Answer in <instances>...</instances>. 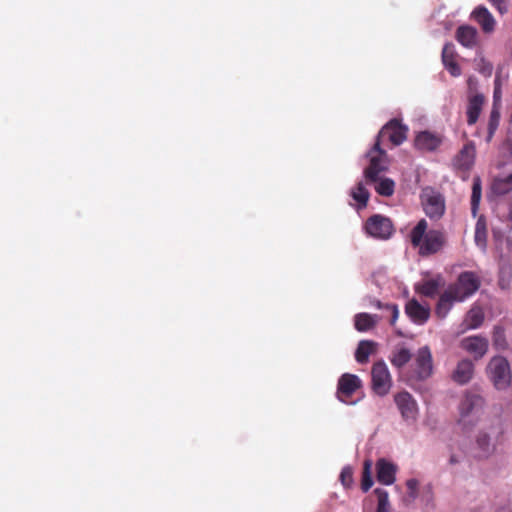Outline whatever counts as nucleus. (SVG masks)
<instances>
[{"instance_id": "f257e3e1", "label": "nucleus", "mask_w": 512, "mask_h": 512, "mask_svg": "<svg viewBox=\"0 0 512 512\" xmlns=\"http://www.w3.org/2000/svg\"><path fill=\"white\" fill-rule=\"evenodd\" d=\"M479 277L471 271L462 272L455 283L440 295L435 308L436 315L443 319L451 310L454 302H462L473 295L480 287Z\"/></svg>"}, {"instance_id": "f03ea898", "label": "nucleus", "mask_w": 512, "mask_h": 512, "mask_svg": "<svg viewBox=\"0 0 512 512\" xmlns=\"http://www.w3.org/2000/svg\"><path fill=\"white\" fill-rule=\"evenodd\" d=\"M428 229V223L421 219L409 234L411 245L418 248V254L427 257L440 252L446 245V234L442 230Z\"/></svg>"}, {"instance_id": "7ed1b4c3", "label": "nucleus", "mask_w": 512, "mask_h": 512, "mask_svg": "<svg viewBox=\"0 0 512 512\" xmlns=\"http://www.w3.org/2000/svg\"><path fill=\"white\" fill-rule=\"evenodd\" d=\"M420 199L424 212L430 219L438 220L444 215L445 199L439 192L426 187L422 190Z\"/></svg>"}, {"instance_id": "20e7f679", "label": "nucleus", "mask_w": 512, "mask_h": 512, "mask_svg": "<svg viewBox=\"0 0 512 512\" xmlns=\"http://www.w3.org/2000/svg\"><path fill=\"white\" fill-rule=\"evenodd\" d=\"M491 381L497 389H505L511 383L510 365L506 358L493 357L487 367Z\"/></svg>"}, {"instance_id": "39448f33", "label": "nucleus", "mask_w": 512, "mask_h": 512, "mask_svg": "<svg viewBox=\"0 0 512 512\" xmlns=\"http://www.w3.org/2000/svg\"><path fill=\"white\" fill-rule=\"evenodd\" d=\"M367 156L370 157V162L364 169V178L367 183L376 182L379 175L387 169L385 163L386 152L381 148L379 140H376Z\"/></svg>"}, {"instance_id": "423d86ee", "label": "nucleus", "mask_w": 512, "mask_h": 512, "mask_svg": "<svg viewBox=\"0 0 512 512\" xmlns=\"http://www.w3.org/2000/svg\"><path fill=\"white\" fill-rule=\"evenodd\" d=\"M476 157V147L473 141H467L461 150L454 156L452 164L454 169L466 180L473 168Z\"/></svg>"}, {"instance_id": "0eeeda50", "label": "nucleus", "mask_w": 512, "mask_h": 512, "mask_svg": "<svg viewBox=\"0 0 512 512\" xmlns=\"http://www.w3.org/2000/svg\"><path fill=\"white\" fill-rule=\"evenodd\" d=\"M361 387L362 381L357 375L344 373L338 379L336 397L344 404H355L356 402L352 400V396Z\"/></svg>"}, {"instance_id": "6e6552de", "label": "nucleus", "mask_w": 512, "mask_h": 512, "mask_svg": "<svg viewBox=\"0 0 512 512\" xmlns=\"http://www.w3.org/2000/svg\"><path fill=\"white\" fill-rule=\"evenodd\" d=\"M412 377L416 380H426L433 374V358L428 346L418 349L412 364Z\"/></svg>"}, {"instance_id": "1a4fd4ad", "label": "nucleus", "mask_w": 512, "mask_h": 512, "mask_svg": "<svg viewBox=\"0 0 512 512\" xmlns=\"http://www.w3.org/2000/svg\"><path fill=\"white\" fill-rule=\"evenodd\" d=\"M372 389L379 396L389 393L392 386V378L387 365L383 361L373 364L371 369Z\"/></svg>"}, {"instance_id": "9d476101", "label": "nucleus", "mask_w": 512, "mask_h": 512, "mask_svg": "<svg viewBox=\"0 0 512 512\" xmlns=\"http://www.w3.org/2000/svg\"><path fill=\"white\" fill-rule=\"evenodd\" d=\"M365 231L371 237L377 239H388L393 234V224L391 220L380 214L369 217L365 222Z\"/></svg>"}, {"instance_id": "9b49d317", "label": "nucleus", "mask_w": 512, "mask_h": 512, "mask_svg": "<svg viewBox=\"0 0 512 512\" xmlns=\"http://www.w3.org/2000/svg\"><path fill=\"white\" fill-rule=\"evenodd\" d=\"M394 401L404 420H416L418 414V406L417 402L410 393L407 391L399 392L394 396Z\"/></svg>"}, {"instance_id": "f8f14e48", "label": "nucleus", "mask_w": 512, "mask_h": 512, "mask_svg": "<svg viewBox=\"0 0 512 512\" xmlns=\"http://www.w3.org/2000/svg\"><path fill=\"white\" fill-rule=\"evenodd\" d=\"M407 127L402 125L401 122L394 118L386 123L378 134L377 140L387 136L391 143L395 146L402 144L407 138Z\"/></svg>"}, {"instance_id": "ddd939ff", "label": "nucleus", "mask_w": 512, "mask_h": 512, "mask_svg": "<svg viewBox=\"0 0 512 512\" xmlns=\"http://www.w3.org/2000/svg\"><path fill=\"white\" fill-rule=\"evenodd\" d=\"M488 345V340L481 336H470L461 341V347L475 359H480L486 354Z\"/></svg>"}, {"instance_id": "4468645a", "label": "nucleus", "mask_w": 512, "mask_h": 512, "mask_svg": "<svg viewBox=\"0 0 512 512\" xmlns=\"http://www.w3.org/2000/svg\"><path fill=\"white\" fill-rule=\"evenodd\" d=\"M471 18L481 27L486 34L494 32L496 20L485 6H477L471 13Z\"/></svg>"}, {"instance_id": "2eb2a0df", "label": "nucleus", "mask_w": 512, "mask_h": 512, "mask_svg": "<svg viewBox=\"0 0 512 512\" xmlns=\"http://www.w3.org/2000/svg\"><path fill=\"white\" fill-rule=\"evenodd\" d=\"M484 405V399L475 393L468 392L463 397L459 409L462 419L478 414Z\"/></svg>"}, {"instance_id": "dca6fc26", "label": "nucleus", "mask_w": 512, "mask_h": 512, "mask_svg": "<svg viewBox=\"0 0 512 512\" xmlns=\"http://www.w3.org/2000/svg\"><path fill=\"white\" fill-rule=\"evenodd\" d=\"M397 467L385 458H380L376 462L377 481L383 485H391L396 479Z\"/></svg>"}, {"instance_id": "f3484780", "label": "nucleus", "mask_w": 512, "mask_h": 512, "mask_svg": "<svg viewBox=\"0 0 512 512\" xmlns=\"http://www.w3.org/2000/svg\"><path fill=\"white\" fill-rule=\"evenodd\" d=\"M405 313L416 324L422 325L426 323L430 317V308L421 305L416 299L407 302Z\"/></svg>"}, {"instance_id": "a211bd4d", "label": "nucleus", "mask_w": 512, "mask_h": 512, "mask_svg": "<svg viewBox=\"0 0 512 512\" xmlns=\"http://www.w3.org/2000/svg\"><path fill=\"white\" fill-rule=\"evenodd\" d=\"M444 284V278L442 277V275L438 274L433 278L424 280L421 283L417 284L415 286V290L417 293L425 297L433 298L438 294L439 289L442 288Z\"/></svg>"}, {"instance_id": "6ab92c4d", "label": "nucleus", "mask_w": 512, "mask_h": 512, "mask_svg": "<svg viewBox=\"0 0 512 512\" xmlns=\"http://www.w3.org/2000/svg\"><path fill=\"white\" fill-rule=\"evenodd\" d=\"M415 147L421 151H434L442 143V139L429 131H421L415 138Z\"/></svg>"}, {"instance_id": "aec40b11", "label": "nucleus", "mask_w": 512, "mask_h": 512, "mask_svg": "<svg viewBox=\"0 0 512 512\" xmlns=\"http://www.w3.org/2000/svg\"><path fill=\"white\" fill-rule=\"evenodd\" d=\"M456 40L466 48H474L478 44V31L470 25H461L456 29Z\"/></svg>"}, {"instance_id": "412c9836", "label": "nucleus", "mask_w": 512, "mask_h": 512, "mask_svg": "<svg viewBox=\"0 0 512 512\" xmlns=\"http://www.w3.org/2000/svg\"><path fill=\"white\" fill-rule=\"evenodd\" d=\"M442 62L444 67L453 77L461 75V68L455 60L454 46L452 44L444 45L442 49Z\"/></svg>"}, {"instance_id": "4be33fe9", "label": "nucleus", "mask_w": 512, "mask_h": 512, "mask_svg": "<svg viewBox=\"0 0 512 512\" xmlns=\"http://www.w3.org/2000/svg\"><path fill=\"white\" fill-rule=\"evenodd\" d=\"M474 366L472 361L464 359L457 364L455 371L453 372L452 378L458 384L468 383L473 376Z\"/></svg>"}, {"instance_id": "5701e85b", "label": "nucleus", "mask_w": 512, "mask_h": 512, "mask_svg": "<svg viewBox=\"0 0 512 512\" xmlns=\"http://www.w3.org/2000/svg\"><path fill=\"white\" fill-rule=\"evenodd\" d=\"M484 104V96L476 94L469 98L467 105V123L468 125H474L482 111Z\"/></svg>"}, {"instance_id": "b1692460", "label": "nucleus", "mask_w": 512, "mask_h": 512, "mask_svg": "<svg viewBox=\"0 0 512 512\" xmlns=\"http://www.w3.org/2000/svg\"><path fill=\"white\" fill-rule=\"evenodd\" d=\"M384 316L372 315L368 313H358L354 317V325L356 330L360 332H366L373 327L382 319Z\"/></svg>"}, {"instance_id": "393cba45", "label": "nucleus", "mask_w": 512, "mask_h": 512, "mask_svg": "<svg viewBox=\"0 0 512 512\" xmlns=\"http://www.w3.org/2000/svg\"><path fill=\"white\" fill-rule=\"evenodd\" d=\"M377 343L371 340H362L359 342L355 352V359L358 363L368 362L369 356L376 350Z\"/></svg>"}, {"instance_id": "a878e982", "label": "nucleus", "mask_w": 512, "mask_h": 512, "mask_svg": "<svg viewBox=\"0 0 512 512\" xmlns=\"http://www.w3.org/2000/svg\"><path fill=\"white\" fill-rule=\"evenodd\" d=\"M476 444L479 452V457L486 458L493 453L495 444L491 442V435L487 433H479L476 439Z\"/></svg>"}, {"instance_id": "bb28decb", "label": "nucleus", "mask_w": 512, "mask_h": 512, "mask_svg": "<svg viewBox=\"0 0 512 512\" xmlns=\"http://www.w3.org/2000/svg\"><path fill=\"white\" fill-rule=\"evenodd\" d=\"M412 358V354L409 349L401 347L398 349H395L391 356H390V362L391 364L396 368H402L405 366Z\"/></svg>"}, {"instance_id": "cd10ccee", "label": "nucleus", "mask_w": 512, "mask_h": 512, "mask_svg": "<svg viewBox=\"0 0 512 512\" xmlns=\"http://www.w3.org/2000/svg\"><path fill=\"white\" fill-rule=\"evenodd\" d=\"M482 197V184L480 177L473 178L472 194H471V212L473 217H476L480 200Z\"/></svg>"}, {"instance_id": "c85d7f7f", "label": "nucleus", "mask_w": 512, "mask_h": 512, "mask_svg": "<svg viewBox=\"0 0 512 512\" xmlns=\"http://www.w3.org/2000/svg\"><path fill=\"white\" fill-rule=\"evenodd\" d=\"M484 321V313L480 307L471 308L465 317L467 328L475 329L481 326Z\"/></svg>"}, {"instance_id": "c756f323", "label": "nucleus", "mask_w": 512, "mask_h": 512, "mask_svg": "<svg viewBox=\"0 0 512 512\" xmlns=\"http://www.w3.org/2000/svg\"><path fill=\"white\" fill-rule=\"evenodd\" d=\"M512 190V173L506 177L495 178L492 191L497 195H504Z\"/></svg>"}, {"instance_id": "7c9ffc66", "label": "nucleus", "mask_w": 512, "mask_h": 512, "mask_svg": "<svg viewBox=\"0 0 512 512\" xmlns=\"http://www.w3.org/2000/svg\"><path fill=\"white\" fill-rule=\"evenodd\" d=\"M350 195L358 203L360 208L367 206L370 194L362 182L357 183L351 190Z\"/></svg>"}, {"instance_id": "2f4dec72", "label": "nucleus", "mask_w": 512, "mask_h": 512, "mask_svg": "<svg viewBox=\"0 0 512 512\" xmlns=\"http://www.w3.org/2000/svg\"><path fill=\"white\" fill-rule=\"evenodd\" d=\"M372 304L377 308L384 311L385 315L384 317H390L389 322L392 326L395 325L398 316H399V310L398 306L396 304H384L379 300H374Z\"/></svg>"}, {"instance_id": "473e14b6", "label": "nucleus", "mask_w": 512, "mask_h": 512, "mask_svg": "<svg viewBox=\"0 0 512 512\" xmlns=\"http://www.w3.org/2000/svg\"><path fill=\"white\" fill-rule=\"evenodd\" d=\"M375 183V191L384 197H390L395 190V183L390 178H379Z\"/></svg>"}, {"instance_id": "72a5a7b5", "label": "nucleus", "mask_w": 512, "mask_h": 512, "mask_svg": "<svg viewBox=\"0 0 512 512\" xmlns=\"http://www.w3.org/2000/svg\"><path fill=\"white\" fill-rule=\"evenodd\" d=\"M372 466L373 463L370 459H366L363 463L361 489L364 492H367L373 485Z\"/></svg>"}, {"instance_id": "f704fd0d", "label": "nucleus", "mask_w": 512, "mask_h": 512, "mask_svg": "<svg viewBox=\"0 0 512 512\" xmlns=\"http://www.w3.org/2000/svg\"><path fill=\"white\" fill-rule=\"evenodd\" d=\"M500 122V112L499 109L494 105L491 109L490 115H489V121H488V134L486 137V141L490 142L493 138L496 130L498 129Z\"/></svg>"}, {"instance_id": "c9c22d12", "label": "nucleus", "mask_w": 512, "mask_h": 512, "mask_svg": "<svg viewBox=\"0 0 512 512\" xmlns=\"http://www.w3.org/2000/svg\"><path fill=\"white\" fill-rule=\"evenodd\" d=\"M492 341L494 348L497 350L504 351L509 348V344L505 336V331L500 326L494 327Z\"/></svg>"}, {"instance_id": "e433bc0d", "label": "nucleus", "mask_w": 512, "mask_h": 512, "mask_svg": "<svg viewBox=\"0 0 512 512\" xmlns=\"http://www.w3.org/2000/svg\"><path fill=\"white\" fill-rule=\"evenodd\" d=\"M374 493L378 502L376 512H389L388 492L384 489L377 488L374 490Z\"/></svg>"}, {"instance_id": "4c0bfd02", "label": "nucleus", "mask_w": 512, "mask_h": 512, "mask_svg": "<svg viewBox=\"0 0 512 512\" xmlns=\"http://www.w3.org/2000/svg\"><path fill=\"white\" fill-rule=\"evenodd\" d=\"M340 481L345 488H350L353 484V471L352 468L344 467L340 473Z\"/></svg>"}, {"instance_id": "58836bf2", "label": "nucleus", "mask_w": 512, "mask_h": 512, "mask_svg": "<svg viewBox=\"0 0 512 512\" xmlns=\"http://www.w3.org/2000/svg\"><path fill=\"white\" fill-rule=\"evenodd\" d=\"M491 5L501 14L504 15L509 10L510 0H488Z\"/></svg>"}, {"instance_id": "ea45409f", "label": "nucleus", "mask_w": 512, "mask_h": 512, "mask_svg": "<svg viewBox=\"0 0 512 512\" xmlns=\"http://www.w3.org/2000/svg\"><path fill=\"white\" fill-rule=\"evenodd\" d=\"M483 66L481 68V73L487 75V76H490L492 74V71H493V66L491 63H488L484 60H481Z\"/></svg>"}, {"instance_id": "a19ab883", "label": "nucleus", "mask_w": 512, "mask_h": 512, "mask_svg": "<svg viewBox=\"0 0 512 512\" xmlns=\"http://www.w3.org/2000/svg\"><path fill=\"white\" fill-rule=\"evenodd\" d=\"M406 486L410 491V494H414L418 488V481L416 479H409L406 482Z\"/></svg>"}, {"instance_id": "79ce46f5", "label": "nucleus", "mask_w": 512, "mask_h": 512, "mask_svg": "<svg viewBox=\"0 0 512 512\" xmlns=\"http://www.w3.org/2000/svg\"><path fill=\"white\" fill-rule=\"evenodd\" d=\"M459 460L457 459V457L455 455H451L450 458H449V463L454 465L456 463H458Z\"/></svg>"}, {"instance_id": "37998d69", "label": "nucleus", "mask_w": 512, "mask_h": 512, "mask_svg": "<svg viewBox=\"0 0 512 512\" xmlns=\"http://www.w3.org/2000/svg\"><path fill=\"white\" fill-rule=\"evenodd\" d=\"M475 239H476L477 242L479 241V239H482V236H480V230H479V225L478 224H477V228H476Z\"/></svg>"}, {"instance_id": "c03bdc74", "label": "nucleus", "mask_w": 512, "mask_h": 512, "mask_svg": "<svg viewBox=\"0 0 512 512\" xmlns=\"http://www.w3.org/2000/svg\"><path fill=\"white\" fill-rule=\"evenodd\" d=\"M475 239H476L477 242L479 241V239H482V236H480V230H479V225L478 224H477V228H476Z\"/></svg>"}]
</instances>
